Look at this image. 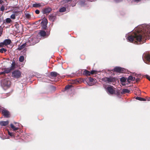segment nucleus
<instances>
[{
	"label": "nucleus",
	"mask_w": 150,
	"mask_h": 150,
	"mask_svg": "<svg viewBox=\"0 0 150 150\" xmlns=\"http://www.w3.org/2000/svg\"><path fill=\"white\" fill-rule=\"evenodd\" d=\"M126 38L130 42L134 41L135 44H142L144 42L142 41V40L144 41V39L150 38V25H146L145 28H141L137 32L129 34Z\"/></svg>",
	"instance_id": "f257e3e1"
},
{
	"label": "nucleus",
	"mask_w": 150,
	"mask_h": 150,
	"mask_svg": "<svg viewBox=\"0 0 150 150\" xmlns=\"http://www.w3.org/2000/svg\"><path fill=\"white\" fill-rule=\"evenodd\" d=\"M21 72L18 70H16L12 73L11 76L15 79H18L21 76Z\"/></svg>",
	"instance_id": "f03ea898"
},
{
	"label": "nucleus",
	"mask_w": 150,
	"mask_h": 150,
	"mask_svg": "<svg viewBox=\"0 0 150 150\" xmlns=\"http://www.w3.org/2000/svg\"><path fill=\"white\" fill-rule=\"evenodd\" d=\"M46 32L43 30H41L39 32V35L42 37L45 38H47L50 34V28L49 29H47Z\"/></svg>",
	"instance_id": "7ed1b4c3"
},
{
	"label": "nucleus",
	"mask_w": 150,
	"mask_h": 150,
	"mask_svg": "<svg viewBox=\"0 0 150 150\" xmlns=\"http://www.w3.org/2000/svg\"><path fill=\"white\" fill-rule=\"evenodd\" d=\"M107 93L111 95H113L115 93V88L112 86L109 85L105 87Z\"/></svg>",
	"instance_id": "20e7f679"
},
{
	"label": "nucleus",
	"mask_w": 150,
	"mask_h": 150,
	"mask_svg": "<svg viewBox=\"0 0 150 150\" xmlns=\"http://www.w3.org/2000/svg\"><path fill=\"white\" fill-rule=\"evenodd\" d=\"M11 84L10 80L8 79H4L2 82V85L4 87H9Z\"/></svg>",
	"instance_id": "39448f33"
},
{
	"label": "nucleus",
	"mask_w": 150,
	"mask_h": 150,
	"mask_svg": "<svg viewBox=\"0 0 150 150\" xmlns=\"http://www.w3.org/2000/svg\"><path fill=\"white\" fill-rule=\"evenodd\" d=\"M112 71L116 73H124L125 72V70L124 68L117 67H115Z\"/></svg>",
	"instance_id": "423d86ee"
},
{
	"label": "nucleus",
	"mask_w": 150,
	"mask_h": 150,
	"mask_svg": "<svg viewBox=\"0 0 150 150\" xmlns=\"http://www.w3.org/2000/svg\"><path fill=\"white\" fill-rule=\"evenodd\" d=\"M47 23V20L46 19H45L42 20L41 23L42 29L45 30L46 29Z\"/></svg>",
	"instance_id": "0eeeda50"
},
{
	"label": "nucleus",
	"mask_w": 150,
	"mask_h": 150,
	"mask_svg": "<svg viewBox=\"0 0 150 150\" xmlns=\"http://www.w3.org/2000/svg\"><path fill=\"white\" fill-rule=\"evenodd\" d=\"M115 80L114 78L110 77H105L102 79V80L106 83H110L114 82Z\"/></svg>",
	"instance_id": "6e6552de"
},
{
	"label": "nucleus",
	"mask_w": 150,
	"mask_h": 150,
	"mask_svg": "<svg viewBox=\"0 0 150 150\" xmlns=\"http://www.w3.org/2000/svg\"><path fill=\"white\" fill-rule=\"evenodd\" d=\"M2 114L6 118H9L10 117V114L9 112L6 110H2Z\"/></svg>",
	"instance_id": "1a4fd4ad"
},
{
	"label": "nucleus",
	"mask_w": 150,
	"mask_h": 150,
	"mask_svg": "<svg viewBox=\"0 0 150 150\" xmlns=\"http://www.w3.org/2000/svg\"><path fill=\"white\" fill-rule=\"evenodd\" d=\"M143 57L145 58L144 62L146 64H149L150 62V54H144Z\"/></svg>",
	"instance_id": "9d476101"
},
{
	"label": "nucleus",
	"mask_w": 150,
	"mask_h": 150,
	"mask_svg": "<svg viewBox=\"0 0 150 150\" xmlns=\"http://www.w3.org/2000/svg\"><path fill=\"white\" fill-rule=\"evenodd\" d=\"M52 10V9L50 7L45 8L43 10L42 12L44 14H48Z\"/></svg>",
	"instance_id": "9b49d317"
},
{
	"label": "nucleus",
	"mask_w": 150,
	"mask_h": 150,
	"mask_svg": "<svg viewBox=\"0 0 150 150\" xmlns=\"http://www.w3.org/2000/svg\"><path fill=\"white\" fill-rule=\"evenodd\" d=\"M27 44L26 43L23 44L21 45H19L18 46V47L17 49L18 50H21L25 47L26 46Z\"/></svg>",
	"instance_id": "f8f14e48"
},
{
	"label": "nucleus",
	"mask_w": 150,
	"mask_h": 150,
	"mask_svg": "<svg viewBox=\"0 0 150 150\" xmlns=\"http://www.w3.org/2000/svg\"><path fill=\"white\" fill-rule=\"evenodd\" d=\"M51 76L52 77H56L57 76L59 75V74L56 72H51L50 74Z\"/></svg>",
	"instance_id": "ddd939ff"
},
{
	"label": "nucleus",
	"mask_w": 150,
	"mask_h": 150,
	"mask_svg": "<svg viewBox=\"0 0 150 150\" xmlns=\"http://www.w3.org/2000/svg\"><path fill=\"white\" fill-rule=\"evenodd\" d=\"M8 121H2L0 122V125L1 126H5L8 125Z\"/></svg>",
	"instance_id": "4468645a"
},
{
	"label": "nucleus",
	"mask_w": 150,
	"mask_h": 150,
	"mask_svg": "<svg viewBox=\"0 0 150 150\" xmlns=\"http://www.w3.org/2000/svg\"><path fill=\"white\" fill-rule=\"evenodd\" d=\"M83 74L86 76H90L91 75L90 72L87 70H85L83 72Z\"/></svg>",
	"instance_id": "2eb2a0df"
},
{
	"label": "nucleus",
	"mask_w": 150,
	"mask_h": 150,
	"mask_svg": "<svg viewBox=\"0 0 150 150\" xmlns=\"http://www.w3.org/2000/svg\"><path fill=\"white\" fill-rule=\"evenodd\" d=\"M4 42L5 45H8L11 43V40L10 39H6Z\"/></svg>",
	"instance_id": "dca6fc26"
},
{
	"label": "nucleus",
	"mask_w": 150,
	"mask_h": 150,
	"mask_svg": "<svg viewBox=\"0 0 150 150\" xmlns=\"http://www.w3.org/2000/svg\"><path fill=\"white\" fill-rule=\"evenodd\" d=\"M41 6V4L40 3H35L33 4L32 5V7L34 8H39Z\"/></svg>",
	"instance_id": "f3484780"
},
{
	"label": "nucleus",
	"mask_w": 150,
	"mask_h": 150,
	"mask_svg": "<svg viewBox=\"0 0 150 150\" xmlns=\"http://www.w3.org/2000/svg\"><path fill=\"white\" fill-rule=\"evenodd\" d=\"M49 18L50 20L54 21L55 18V16L53 14H51L49 16Z\"/></svg>",
	"instance_id": "a211bd4d"
},
{
	"label": "nucleus",
	"mask_w": 150,
	"mask_h": 150,
	"mask_svg": "<svg viewBox=\"0 0 150 150\" xmlns=\"http://www.w3.org/2000/svg\"><path fill=\"white\" fill-rule=\"evenodd\" d=\"M16 62L14 60H13L12 62L11 66L10 68L12 70H13L15 68Z\"/></svg>",
	"instance_id": "6ab92c4d"
},
{
	"label": "nucleus",
	"mask_w": 150,
	"mask_h": 150,
	"mask_svg": "<svg viewBox=\"0 0 150 150\" xmlns=\"http://www.w3.org/2000/svg\"><path fill=\"white\" fill-rule=\"evenodd\" d=\"M135 78L134 77H133L132 76H129L127 79V81L128 82L129 81V80L131 81H134L135 80Z\"/></svg>",
	"instance_id": "aec40b11"
},
{
	"label": "nucleus",
	"mask_w": 150,
	"mask_h": 150,
	"mask_svg": "<svg viewBox=\"0 0 150 150\" xmlns=\"http://www.w3.org/2000/svg\"><path fill=\"white\" fill-rule=\"evenodd\" d=\"M130 92V91L127 89L125 88L123 89L122 90V94H125L126 93H129Z\"/></svg>",
	"instance_id": "412c9836"
},
{
	"label": "nucleus",
	"mask_w": 150,
	"mask_h": 150,
	"mask_svg": "<svg viewBox=\"0 0 150 150\" xmlns=\"http://www.w3.org/2000/svg\"><path fill=\"white\" fill-rule=\"evenodd\" d=\"M10 126L11 128L13 130V131H16L18 129V127H16L14 126L12 124H11Z\"/></svg>",
	"instance_id": "4be33fe9"
},
{
	"label": "nucleus",
	"mask_w": 150,
	"mask_h": 150,
	"mask_svg": "<svg viewBox=\"0 0 150 150\" xmlns=\"http://www.w3.org/2000/svg\"><path fill=\"white\" fill-rule=\"evenodd\" d=\"M12 70L10 68L6 69L4 70L5 73L8 74Z\"/></svg>",
	"instance_id": "5701e85b"
},
{
	"label": "nucleus",
	"mask_w": 150,
	"mask_h": 150,
	"mask_svg": "<svg viewBox=\"0 0 150 150\" xmlns=\"http://www.w3.org/2000/svg\"><path fill=\"white\" fill-rule=\"evenodd\" d=\"M66 8L65 7H62L59 10V11L60 12H63L66 11Z\"/></svg>",
	"instance_id": "b1692460"
},
{
	"label": "nucleus",
	"mask_w": 150,
	"mask_h": 150,
	"mask_svg": "<svg viewBox=\"0 0 150 150\" xmlns=\"http://www.w3.org/2000/svg\"><path fill=\"white\" fill-rule=\"evenodd\" d=\"M115 93L114 94H115L116 95L118 96L120 95V91L118 89L117 90H116L115 89Z\"/></svg>",
	"instance_id": "393cba45"
},
{
	"label": "nucleus",
	"mask_w": 150,
	"mask_h": 150,
	"mask_svg": "<svg viewBox=\"0 0 150 150\" xmlns=\"http://www.w3.org/2000/svg\"><path fill=\"white\" fill-rule=\"evenodd\" d=\"M24 59V57L23 56H21L19 58V61L21 62H23Z\"/></svg>",
	"instance_id": "a878e982"
},
{
	"label": "nucleus",
	"mask_w": 150,
	"mask_h": 150,
	"mask_svg": "<svg viewBox=\"0 0 150 150\" xmlns=\"http://www.w3.org/2000/svg\"><path fill=\"white\" fill-rule=\"evenodd\" d=\"M12 21L10 18H7L6 20V22L7 23H11Z\"/></svg>",
	"instance_id": "bb28decb"
},
{
	"label": "nucleus",
	"mask_w": 150,
	"mask_h": 150,
	"mask_svg": "<svg viewBox=\"0 0 150 150\" xmlns=\"http://www.w3.org/2000/svg\"><path fill=\"white\" fill-rule=\"evenodd\" d=\"M7 51V50L6 49H5L4 48H2L1 49H0V52L1 53H3L4 52H6Z\"/></svg>",
	"instance_id": "cd10ccee"
},
{
	"label": "nucleus",
	"mask_w": 150,
	"mask_h": 150,
	"mask_svg": "<svg viewBox=\"0 0 150 150\" xmlns=\"http://www.w3.org/2000/svg\"><path fill=\"white\" fill-rule=\"evenodd\" d=\"M97 71L95 70H93L90 71L91 74H97Z\"/></svg>",
	"instance_id": "c85d7f7f"
},
{
	"label": "nucleus",
	"mask_w": 150,
	"mask_h": 150,
	"mask_svg": "<svg viewBox=\"0 0 150 150\" xmlns=\"http://www.w3.org/2000/svg\"><path fill=\"white\" fill-rule=\"evenodd\" d=\"M126 79H125L124 77H122L120 79V81L122 82H125L126 81Z\"/></svg>",
	"instance_id": "c756f323"
},
{
	"label": "nucleus",
	"mask_w": 150,
	"mask_h": 150,
	"mask_svg": "<svg viewBox=\"0 0 150 150\" xmlns=\"http://www.w3.org/2000/svg\"><path fill=\"white\" fill-rule=\"evenodd\" d=\"M8 134L10 135V136L11 137H15V134H14L12 133H11V132H9V131H8Z\"/></svg>",
	"instance_id": "7c9ffc66"
},
{
	"label": "nucleus",
	"mask_w": 150,
	"mask_h": 150,
	"mask_svg": "<svg viewBox=\"0 0 150 150\" xmlns=\"http://www.w3.org/2000/svg\"><path fill=\"white\" fill-rule=\"evenodd\" d=\"M25 17L28 19L30 18L31 17L30 15L28 13H26L25 14Z\"/></svg>",
	"instance_id": "2f4dec72"
},
{
	"label": "nucleus",
	"mask_w": 150,
	"mask_h": 150,
	"mask_svg": "<svg viewBox=\"0 0 150 150\" xmlns=\"http://www.w3.org/2000/svg\"><path fill=\"white\" fill-rule=\"evenodd\" d=\"M71 85H67L65 87V89L66 90L70 88L71 87Z\"/></svg>",
	"instance_id": "473e14b6"
},
{
	"label": "nucleus",
	"mask_w": 150,
	"mask_h": 150,
	"mask_svg": "<svg viewBox=\"0 0 150 150\" xmlns=\"http://www.w3.org/2000/svg\"><path fill=\"white\" fill-rule=\"evenodd\" d=\"M10 17L12 18L13 19H15L16 17H15V15L14 14H13L11 15V16Z\"/></svg>",
	"instance_id": "72a5a7b5"
},
{
	"label": "nucleus",
	"mask_w": 150,
	"mask_h": 150,
	"mask_svg": "<svg viewBox=\"0 0 150 150\" xmlns=\"http://www.w3.org/2000/svg\"><path fill=\"white\" fill-rule=\"evenodd\" d=\"M4 9H5L4 7V6H1V8L0 10L1 11H4Z\"/></svg>",
	"instance_id": "f704fd0d"
},
{
	"label": "nucleus",
	"mask_w": 150,
	"mask_h": 150,
	"mask_svg": "<svg viewBox=\"0 0 150 150\" xmlns=\"http://www.w3.org/2000/svg\"><path fill=\"white\" fill-rule=\"evenodd\" d=\"M5 45L4 42H3L0 43V47H3Z\"/></svg>",
	"instance_id": "c9c22d12"
},
{
	"label": "nucleus",
	"mask_w": 150,
	"mask_h": 150,
	"mask_svg": "<svg viewBox=\"0 0 150 150\" xmlns=\"http://www.w3.org/2000/svg\"><path fill=\"white\" fill-rule=\"evenodd\" d=\"M15 26L17 28L18 30H19V25L18 24H17L15 25Z\"/></svg>",
	"instance_id": "e433bc0d"
},
{
	"label": "nucleus",
	"mask_w": 150,
	"mask_h": 150,
	"mask_svg": "<svg viewBox=\"0 0 150 150\" xmlns=\"http://www.w3.org/2000/svg\"><path fill=\"white\" fill-rule=\"evenodd\" d=\"M142 98L137 97L136 98V99L137 100H139L141 101Z\"/></svg>",
	"instance_id": "4c0bfd02"
},
{
	"label": "nucleus",
	"mask_w": 150,
	"mask_h": 150,
	"mask_svg": "<svg viewBox=\"0 0 150 150\" xmlns=\"http://www.w3.org/2000/svg\"><path fill=\"white\" fill-rule=\"evenodd\" d=\"M35 13L36 14H38L40 13V12L37 9L35 11Z\"/></svg>",
	"instance_id": "58836bf2"
},
{
	"label": "nucleus",
	"mask_w": 150,
	"mask_h": 150,
	"mask_svg": "<svg viewBox=\"0 0 150 150\" xmlns=\"http://www.w3.org/2000/svg\"><path fill=\"white\" fill-rule=\"evenodd\" d=\"M146 100L150 101V97H146Z\"/></svg>",
	"instance_id": "ea45409f"
},
{
	"label": "nucleus",
	"mask_w": 150,
	"mask_h": 150,
	"mask_svg": "<svg viewBox=\"0 0 150 150\" xmlns=\"http://www.w3.org/2000/svg\"><path fill=\"white\" fill-rule=\"evenodd\" d=\"M89 80L90 82H92L93 81V78L90 77L89 78Z\"/></svg>",
	"instance_id": "a19ab883"
},
{
	"label": "nucleus",
	"mask_w": 150,
	"mask_h": 150,
	"mask_svg": "<svg viewBox=\"0 0 150 150\" xmlns=\"http://www.w3.org/2000/svg\"><path fill=\"white\" fill-rule=\"evenodd\" d=\"M146 77L147 79H148L149 81H150V76L147 75L146 76Z\"/></svg>",
	"instance_id": "79ce46f5"
},
{
	"label": "nucleus",
	"mask_w": 150,
	"mask_h": 150,
	"mask_svg": "<svg viewBox=\"0 0 150 150\" xmlns=\"http://www.w3.org/2000/svg\"><path fill=\"white\" fill-rule=\"evenodd\" d=\"M5 74V72H4V71L0 72V75L4 74Z\"/></svg>",
	"instance_id": "37998d69"
},
{
	"label": "nucleus",
	"mask_w": 150,
	"mask_h": 150,
	"mask_svg": "<svg viewBox=\"0 0 150 150\" xmlns=\"http://www.w3.org/2000/svg\"><path fill=\"white\" fill-rule=\"evenodd\" d=\"M122 0H115V2L117 3L120 1Z\"/></svg>",
	"instance_id": "c03bdc74"
},
{
	"label": "nucleus",
	"mask_w": 150,
	"mask_h": 150,
	"mask_svg": "<svg viewBox=\"0 0 150 150\" xmlns=\"http://www.w3.org/2000/svg\"><path fill=\"white\" fill-rule=\"evenodd\" d=\"M141 101H146V98H142Z\"/></svg>",
	"instance_id": "a18cd8bd"
},
{
	"label": "nucleus",
	"mask_w": 150,
	"mask_h": 150,
	"mask_svg": "<svg viewBox=\"0 0 150 150\" xmlns=\"http://www.w3.org/2000/svg\"><path fill=\"white\" fill-rule=\"evenodd\" d=\"M139 80H140V79H139V78H137L136 79V81L137 82L138 81H139Z\"/></svg>",
	"instance_id": "49530a36"
},
{
	"label": "nucleus",
	"mask_w": 150,
	"mask_h": 150,
	"mask_svg": "<svg viewBox=\"0 0 150 150\" xmlns=\"http://www.w3.org/2000/svg\"><path fill=\"white\" fill-rule=\"evenodd\" d=\"M3 3V1L2 0H0V4H1Z\"/></svg>",
	"instance_id": "de8ad7c7"
},
{
	"label": "nucleus",
	"mask_w": 150,
	"mask_h": 150,
	"mask_svg": "<svg viewBox=\"0 0 150 150\" xmlns=\"http://www.w3.org/2000/svg\"><path fill=\"white\" fill-rule=\"evenodd\" d=\"M136 2H139L141 0H134Z\"/></svg>",
	"instance_id": "09e8293b"
},
{
	"label": "nucleus",
	"mask_w": 150,
	"mask_h": 150,
	"mask_svg": "<svg viewBox=\"0 0 150 150\" xmlns=\"http://www.w3.org/2000/svg\"><path fill=\"white\" fill-rule=\"evenodd\" d=\"M51 88H54V89L55 88L54 87V86H51Z\"/></svg>",
	"instance_id": "8fccbe9b"
},
{
	"label": "nucleus",
	"mask_w": 150,
	"mask_h": 150,
	"mask_svg": "<svg viewBox=\"0 0 150 150\" xmlns=\"http://www.w3.org/2000/svg\"><path fill=\"white\" fill-rule=\"evenodd\" d=\"M36 43V42H33L32 43V45H34Z\"/></svg>",
	"instance_id": "3c124183"
}]
</instances>
